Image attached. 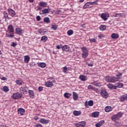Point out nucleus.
Segmentation results:
<instances>
[{
	"mask_svg": "<svg viewBox=\"0 0 127 127\" xmlns=\"http://www.w3.org/2000/svg\"><path fill=\"white\" fill-rule=\"evenodd\" d=\"M122 75V73H119L116 75L117 77H115V76H106L105 78V80L107 82L116 83V82L118 81L121 79Z\"/></svg>",
	"mask_w": 127,
	"mask_h": 127,
	"instance_id": "f257e3e1",
	"label": "nucleus"
},
{
	"mask_svg": "<svg viewBox=\"0 0 127 127\" xmlns=\"http://www.w3.org/2000/svg\"><path fill=\"white\" fill-rule=\"evenodd\" d=\"M123 117V112H119L116 115H114L111 117V120L113 121V122H116L118 120H120L121 118Z\"/></svg>",
	"mask_w": 127,
	"mask_h": 127,
	"instance_id": "f03ea898",
	"label": "nucleus"
},
{
	"mask_svg": "<svg viewBox=\"0 0 127 127\" xmlns=\"http://www.w3.org/2000/svg\"><path fill=\"white\" fill-rule=\"evenodd\" d=\"M81 50L82 51V58L85 59V58H87V57H88V55H89V52H88V50L87 49V48L83 47L81 48Z\"/></svg>",
	"mask_w": 127,
	"mask_h": 127,
	"instance_id": "7ed1b4c3",
	"label": "nucleus"
},
{
	"mask_svg": "<svg viewBox=\"0 0 127 127\" xmlns=\"http://www.w3.org/2000/svg\"><path fill=\"white\" fill-rule=\"evenodd\" d=\"M98 1H94V2H91V1H90V2H87V3H86L83 6V8H84V9H86V8H88V7H89V6H90V5H93V4H95V3L96 4H97V2Z\"/></svg>",
	"mask_w": 127,
	"mask_h": 127,
	"instance_id": "20e7f679",
	"label": "nucleus"
},
{
	"mask_svg": "<svg viewBox=\"0 0 127 127\" xmlns=\"http://www.w3.org/2000/svg\"><path fill=\"white\" fill-rule=\"evenodd\" d=\"M21 97H22V94H21V93H14L12 95V98H13V99H15V100H17L18 99H20L21 98Z\"/></svg>",
	"mask_w": 127,
	"mask_h": 127,
	"instance_id": "39448f33",
	"label": "nucleus"
},
{
	"mask_svg": "<svg viewBox=\"0 0 127 127\" xmlns=\"http://www.w3.org/2000/svg\"><path fill=\"white\" fill-rule=\"evenodd\" d=\"M100 94L103 98H105V99H107L108 98V92H107V91H106V89H102L100 92Z\"/></svg>",
	"mask_w": 127,
	"mask_h": 127,
	"instance_id": "423d86ee",
	"label": "nucleus"
},
{
	"mask_svg": "<svg viewBox=\"0 0 127 127\" xmlns=\"http://www.w3.org/2000/svg\"><path fill=\"white\" fill-rule=\"evenodd\" d=\"M93 105H94V101H93V100H89L88 102V101H86L84 103V106L86 107V108H89V107H87L88 106L92 107Z\"/></svg>",
	"mask_w": 127,
	"mask_h": 127,
	"instance_id": "0eeeda50",
	"label": "nucleus"
},
{
	"mask_svg": "<svg viewBox=\"0 0 127 127\" xmlns=\"http://www.w3.org/2000/svg\"><path fill=\"white\" fill-rule=\"evenodd\" d=\"M75 127H84L86 126V122L82 121L75 124Z\"/></svg>",
	"mask_w": 127,
	"mask_h": 127,
	"instance_id": "6e6552de",
	"label": "nucleus"
},
{
	"mask_svg": "<svg viewBox=\"0 0 127 127\" xmlns=\"http://www.w3.org/2000/svg\"><path fill=\"white\" fill-rule=\"evenodd\" d=\"M101 17L102 18V19L104 20L105 21L107 20L108 18H109V13H102L101 15Z\"/></svg>",
	"mask_w": 127,
	"mask_h": 127,
	"instance_id": "1a4fd4ad",
	"label": "nucleus"
},
{
	"mask_svg": "<svg viewBox=\"0 0 127 127\" xmlns=\"http://www.w3.org/2000/svg\"><path fill=\"white\" fill-rule=\"evenodd\" d=\"M3 17L5 18V21H8L9 19H10V18L8 17V14L6 12V11H4L3 12Z\"/></svg>",
	"mask_w": 127,
	"mask_h": 127,
	"instance_id": "9d476101",
	"label": "nucleus"
},
{
	"mask_svg": "<svg viewBox=\"0 0 127 127\" xmlns=\"http://www.w3.org/2000/svg\"><path fill=\"white\" fill-rule=\"evenodd\" d=\"M50 12V9L45 8L43 9L41 12H40V14H46V13H49Z\"/></svg>",
	"mask_w": 127,
	"mask_h": 127,
	"instance_id": "9b49d317",
	"label": "nucleus"
},
{
	"mask_svg": "<svg viewBox=\"0 0 127 127\" xmlns=\"http://www.w3.org/2000/svg\"><path fill=\"white\" fill-rule=\"evenodd\" d=\"M18 114H20L21 116H23L24 113H25V110L23 108H19L17 110Z\"/></svg>",
	"mask_w": 127,
	"mask_h": 127,
	"instance_id": "f8f14e48",
	"label": "nucleus"
},
{
	"mask_svg": "<svg viewBox=\"0 0 127 127\" xmlns=\"http://www.w3.org/2000/svg\"><path fill=\"white\" fill-rule=\"evenodd\" d=\"M123 87V83H117L115 84V85H114L113 90L117 89V88H122Z\"/></svg>",
	"mask_w": 127,
	"mask_h": 127,
	"instance_id": "ddd939ff",
	"label": "nucleus"
},
{
	"mask_svg": "<svg viewBox=\"0 0 127 127\" xmlns=\"http://www.w3.org/2000/svg\"><path fill=\"white\" fill-rule=\"evenodd\" d=\"M8 11L10 16H12V17L14 16V15L15 14V12L14 11V10H12V9L11 8H9L8 9Z\"/></svg>",
	"mask_w": 127,
	"mask_h": 127,
	"instance_id": "4468645a",
	"label": "nucleus"
},
{
	"mask_svg": "<svg viewBox=\"0 0 127 127\" xmlns=\"http://www.w3.org/2000/svg\"><path fill=\"white\" fill-rule=\"evenodd\" d=\"M104 124H105V121H104V120L101 121L99 122H98L95 124V127H102V126H103V125H104Z\"/></svg>",
	"mask_w": 127,
	"mask_h": 127,
	"instance_id": "2eb2a0df",
	"label": "nucleus"
},
{
	"mask_svg": "<svg viewBox=\"0 0 127 127\" xmlns=\"http://www.w3.org/2000/svg\"><path fill=\"white\" fill-rule=\"evenodd\" d=\"M40 123H41V124H43L44 125L47 124L49 123V120H46L45 119H41L40 120Z\"/></svg>",
	"mask_w": 127,
	"mask_h": 127,
	"instance_id": "dca6fc26",
	"label": "nucleus"
},
{
	"mask_svg": "<svg viewBox=\"0 0 127 127\" xmlns=\"http://www.w3.org/2000/svg\"><path fill=\"white\" fill-rule=\"evenodd\" d=\"M63 51H69L70 50V47L68 45H64L63 46Z\"/></svg>",
	"mask_w": 127,
	"mask_h": 127,
	"instance_id": "f3484780",
	"label": "nucleus"
},
{
	"mask_svg": "<svg viewBox=\"0 0 127 127\" xmlns=\"http://www.w3.org/2000/svg\"><path fill=\"white\" fill-rule=\"evenodd\" d=\"M25 63H29V60H30V57L29 56H25L24 58Z\"/></svg>",
	"mask_w": 127,
	"mask_h": 127,
	"instance_id": "a211bd4d",
	"label": "nucleus"
},
{
	"mask_svg": "<svg viewBox=\"0 0 127 127\" xmlns=\"http://www.w3.org/2000/svg\"><path fill=\"white\" fill-rule=\"evenodd\" d=\"M38 66L41 68H45L46 67V64L44 63H38Z\"/></svg>",
	"mask_w": 127,
	"mask_h": 127,
	"instance_id": "6ab92c4d",
	"label": "nucleus"
},
{
	"mask_svg": "<svg viewBox=\"0 0 127 127\" xmlns=\"http://www.w3.org/2000/svg\"><path fill=\"white\" fill-rule=\"evenodd\" d=\"M8 30L9 32H10L11 33L12 32H13L14 31V30L13 29V26H12V25H9L8 27Z\"/></svg>",
	"mask_w": 127,
	"mask_h": 127,
	"instance_id": "aec40b11",
	"label": "nucleus"
},
{
	"mask_svg": "<svg viewBox=\"0 0 127 127\" xmlns=\"http://www.w3.org/2000/svg\"><path fill=\"white\" fill-rule=\"evenodd\" d=\"M15 31H16V33H17V34H21V33H22L23 30L20 28H17L15 29Z\"/></svg>",
	"mask_w": 127,
	"mask_h": 127,
	"instance_id": "412c9836",
	"label": "nucleus"
},
{
	"mask_svg": "<svg viewBox=\"0 0 127 127\" xmlns=\"http://www.w3.org/2000/svg\"><path fill=\"white\" fill-rule=\"evenodd\" d=\"M38 32L39 33H40V34H45V33H46V32H47V31L46 30V29H41L39 30Z\"/></svg>",
	"mask_w": 127,
	"mask_h": 127,
	"instance_id": "4be33fe9",
	"label": "nucleus"
},
{
	"mask_svg": "<svg viewBox=\"0 0 127 127\" xmlns=\"http://www.w3.org/2000/svg\"><path fill=\"white\" fill-rule=\"evenodd\" d=\"M111 37L112 39H117V38H119V34L116 33H113L111 35Z\"/></svg>",
	"mask_w": 127,
	"mask_h": 127,
	"instance_id": "5701e85b",
	"label": "nucleus"
},
{
	"mask_svg": "<svg viewBox=\"0 0 127 127\" xmlns=\"http://www.w3.org/2000/svg\"><path fill=\"white\" fill-rule=\"evenodd\" d=\"M81 114V111H78L75 110L73 112V115H74V116H80Z\"/></svg>",
	"mask_w": 127,
	"mask_h": 127,
	"instance_id": "b1692460",
	"label": "nucleus"
},
{
	"mask_svg": "<svg viewBox=\"0 0 127 127\" xmlns=\"http://www.w3.org/2000/svg\"><path fill=\"white\" fill-rule=\"evenodd\" d=\"M126 100H127V95H123L120 97V101L121 102H124V101H126Z\"/></svg>",
	"mask_w": 127,
	"mask_h": 127,
	"instance_id": "393cba45",
	"label": "nucleus"
},
{
	"mask_svg": "<svg viewBox=\"0 0 127 127\" xmlns=\"http://www.w3.org/2000/svg\"><path fill=\"white\" fill-rule=\"evenodd\" d=\"M46 86L48 87H52V86H53V83H52V82L48 81L46 82Z\"/></svg>",
	"mask_w": 127,
	"mask_h": 127,
	"instance_id": "a878e982",
	"label": "nucleus"
},
{
	"mask_svg": "<svg viewBox=\"0 0 127 127\" xmlns=\"http://www.w3.org/2000/svg\"><path fill=\"white\" fill-rule=\"evenodd\" d=\"M15 83L17 85H18V86H20L21 85H22V83H23V82H22L21 79H17Z\"/></svg>",
	"mask_w": 127,
	"mask_h": 127,
	"instance_id": "bb28decb",
	"label": "nucleus"
},
{
	"mask_svg": "<svg viewBox=\"0 0 127 127\" xmlns=\"http://www.w3.org/2000/svg\"><path fill=\"white\" fill-rule=\"evenodd\" d=\"M28 94L30 97H34V92L31 90L28 89Z\"/></svg>",
	"mask_w": 127,
	"mask_h": 127,
	"instance_id": "cd10ccee",
	"label": "nucleus"
},
{
	"mask_svg": "<svg viewBox=\"0 0 127 127\" xmlns=\"http://www.w3.org/2000/svg\"><path fill=\"white\" fill-rule=\"evenodd\" d=\"M105 111L107 113H109V112H111V111H112V107L111 106H107L105 108Z\"/></svg>",
	"mask_w": 127,
	"mask_h": 127,
	"instance_id": "c85d7f7f",
	"label": "nucleus"
},
{
	"mask_svg": "<svg viewBox=\"0 0 127 127\" xmlns=\"http://www.w3.org/2000/svg\"><path fill=\"white\" fill-rule=\"evenodd\" d=\"M100 30L102 31H104V30H106V28H107V26L105 25H101L100 27Z\"/></svg>",
	"mask_w": 127,
	"mask_h": 127,
	"instance_id": "c756f323",
	"label": "nucleus"
},
{
	"mask_svg": "<svg viewBox=\"0 0 127 127\" xmlns=\"http://www.w3.org/2000/svg\"><path fill=\"white\" fill-rule=\"evenodd\" d=\"M99 113L98 112H95L92 114V116L93 118H97L99 116Z\"/></svg>",
	"mask_w": 127,
	"mask_h": 127,
	"instance_id": "7c9ffc66",
	"label": "nucleus"
},
{
	"mask_svg": "<svg viewBox=\"0 0 127 127\" xmlns=\"http://www.w3.org/2000/svg\"><path fill=\"white\" fill-rule=\"evenodd\" d=\"M39 5H40V6H42L43 7H46L47 3L45 2H40L39 3Z\"/></svg>",
	"mask_w": 127,
	"mask_h": 127,
	"instance_id": "2f4dec72",
	"label": "nucleus"
},
{
	"mask_svg": "<svg viewBox=\"0 0 127 127\" xmlns=\"http://www.w3.org/2000/svg\"><path fill=\"white\" fill-rule=\"evenodd\" d=\"M71 94L69 93H65L64 94V97L66 98V99H69L71 97Z\"/></svg>",
	"mask_w": 127,
	"mask_h": 127,
	"instance_id": "473e14b6",
	"label": "nucleus"
},
{
	"mask_svg": "<svg viewBox=\"0 0 127 127\" xmlns=\"http://www.w3.org/2000/svg\"><path fill=\"white\" fill-rule=\"evenodd\" d=\"M44 22H46V23H50V20H49V17H46L44 18Z\"/></svg>",
	"mask_w": 127,
	"mask_h": 127,
	"instance_id": "72a5a7b5",
	"label": "nucleus"
},
{
	"mask_svg": "<svg viewBox=\"0 0 127 127\" xmlns=\"http://www.w3.org/2000/svg\"><path fill=\"white\" fill-rule=\"evenodd\" d=\"M79 79L81 81H86L87 79H86V76L83 75H80L79 76Z\"/></svg>",
	"mask_w": 127,
	"mask_h": 127,
	"instance_id": "f704fd0d",
	"label": "nucleus"
},
{
	"mask_svg": "<svg viewBox=\"0 0 127 127\" xmlns=\"http://www.w3.org/2000/svg\"><path fill=\"white\" fill-rule=\"evenodd\" d=\"M20 90L23 93H25V94H26L27 93V90L26 89H25V87H23L20 88Z\"/></svg>",
	"mask_w": 127,
	"mask_h": 127,
	"instance_id": "c9c22d12",
	"label": "nucleus"
},
{
	"mask_svg": "<svg viewBox=\"0 0 127 127\" xmlns=\"http://www.w3.org/2000/svg\"><path fill=\"white\" fill-rule=\"evenodd\" d=\"M73 99L74 100L78 99V95H77V93L75 92H73Z\"/></svg>",
	"mask_w": 127,
	"mask_h": 127,
	"instance_id": "e433bc0d",
	"label": "nucleus"
},
{
	"mask_svg": "<svg viewBox=\"0 0 127 127\" xmlns=\"http://www.w3.org/2000/svg\"><path fill=\"white\" fill-rule=\"evenodd\" d=\"M51 28L53 30H56V29H57V25H56V24L55 23L52 24Z\"/></svg>",
	"mask_w": 127,
	"mask_h": 127,
	"instance_id": "4c0bfd02",
	"label": "nucleus"
},
{
	"mask_svg": "<svg viewBox=\"0 0 127 127\" xmlns=\"http://www.w3.org/2000/svg\"><path fill=\"white\" fill-rule=\"evenodd\" d=\"M47 39H48L47 37L46 36H44L42 37L41 40V41H43V42H45V41H46V40H47Z\"/></svg>",
	"mask_w": 127,
	"mask_h": 127,
	"instance_id": "58836bf2",
	"label": "nucleus"
},
{
	"mask_svg": "<svg viewBox=\"0 0 127 127\" xmlns=\"http://www.w3.org/2000/svg\"><path fill=\"white\" fill-rule=\"evenodd\" d=\"M3 92H5V93H6V92H8V91H9V89L7 86H5L3 87Z\"/></svg>",
	"mask_w": 127,
	"mask_h": 127,
	"instance_id": "ea45409f",
	"label": "nucleus"
},
{
	"mask_svg": "<svg viewBox=\"0 0 127 127\" xmlns=\"http://www.w3.org/2000/svg\"><path fill=\"white\" fill-rule=\"evenodd\" d=\"M74 33V31H73V30H69L67 31V35H72V34H73Z\"/></svg>",
	"mask_w": 127,
	"mask_h": 127,
	"instance_id": "a19ab883",
	"label": "nucleus"
},
{
	"mask_svg": "<svg viewBox=\"0 0 127 127\" xmlns=\"http://www.w3.org/2000/svg\"><path fill=\"white\" fill-rule=\"evenodd\" d=\"M67 71H68V68H67V67L64 66L63 67V71L64 73H67Z\"/></svg>",
	"mask_w": 127,
	"mask_h": 127,
	"instance_id": "79ce46f5",
	"label": "nucleus"
},
{
	"mask_svg": "<svg viewBox=\"0 0 127 127\" xmlns=\"http://www.w3.org/2000/svg\"><path fill=\"white\" fill-rule=\"evenodd\" d=\"M107 86L109 89H114V85L111 83H109Z\"/></svg>",
	"mask_w": 127,
	"mask_h": 127,
	"instance_id": "37998d69",
	"label": "nucleus"
},
{
	"mask_svg": "<svg viewBox=\"0 0 127 127\" xmlns=\"http://www.w3.org/2000/svg\"><path fill=\"white\" fill-rule=\"evenodd\" d=\"M56 47L57 49H61V48L63 49V46H62L61 44H60V45H57Z\"/></svg>",
	"mask_w": 127,
	"mask_h": 127,
	"instance_id": "c03bdc74",
	"label": "nucleus"
},
{
	"mask_svg": "<svg viewBox=\"0 0 127 127\" xmlns=\"http://www.w3.org/2000/svg\"><path fill=\"white\" fill-rule=\"evenodd\" d=\"M6 35L7 36V37H10L11 38H12V37L14 36L13 35L8 34H6Z\"/></svg>",
	"mask_w": 127,
	"mask_h": 127,
	"instance_id": "a18cd8bd",
	"label": "nucleus"
},
{
	"mask_svg": "<svg viewBox=\"0 0 127 127\" xmlns=\"http://www.w3.org/2000/svg\"><path fill=\"white\" fill-rule=\"evenodd\" d=\"M121 13H115V14H114V16H115V17H119V16H121Z\"/></svg>",
	"mask_w": 127,
	"mask_h": 127,
	"instance_id": "49530a36",
	"label": "nucleus"
},
{
	"mask_svg": "<svg viewBox=\"0 0 127 127\" xmlns=\"http://www.w3.org/2000/svg\"><path fill=\"white\" fill-rule=\"evenodd\" d=\"M41 19V17H40V16L39 15L37 16L36 20H37V21H40Z\"/></svg>",
	"mask_w": 127,
	"mask_h": 127,
	"instance_id": "de8ad7c7",
	"label": "nucleus"
},
{
	"mask_svg": "<svg viewBox=\"0 0 127 127\" xmlns=\"http://www.w3.org/2000/svg\"><path fill=\"white\" fill-rule=\"evenodd\" d=\"M89 40H90V42H94V43H95L96 41V39H94V38L90 39Z\"/></svg>",
	"mask_w": 127,
	"mask_h": 127,
	"instance_id": "09e8293b",
	"label": "nucleus"
},
{
	"mask_svg": "<svg viewBox=\"0 0 127 127\" xmlns=\"http://www.w3.org/2000/svg\"><path fill=\"white\" fill-rule=\"evenodd\" d=\"M93 88V86H92V85H89L88 86V87H87V88L88 89V90H92Z\"/></svg>",
	"mask_w": 127,
	"mask_h": 127,
	"instance_id": "8fccbe9b",
	"label": "nucleus"
},
{
	"mask_svg": "<svg viewBox=\"0 0 127 127\" xmlns=\"http://www.w3.org/2000/svg\"><path fill=\"white\" fill-rule=\"evenodd\" d=\"M38 90H39V92H41V91H42L43 90V87L42 86H39L38 87Z\"/></svg>",
	"mask_w": 127,
	"mask_h": 127,
	"instance_id": "3c124183",
	"label": "nucleus"
},
{
	"mask_svg": "<svg viewBox=\"0 0 127 127\" xmlns=\"http://www.w3.org/2000/svg\"><path fill=\"white\" fill-rule=\"evenodd\" d=\"M98 37L100 38V39H102V38L104 37V36L103 35V34H99L98 35Z\"/></svg>",
	"mask_w": 127,
	"mask_h": 127,
	"instance_id": "603ef678",
	"label": "nucleus"
},
{
	"mask_svg": "<svg viewBox=\"0 0 127 127\" xmlns=\"http://www.w3.org/2000/svg\"><path fill=\"white\" fill-rule=\"evenodd\" d=\"M16 45V43L13 42V43H12L11 46H12V47H15Z\"/></svg>",
	"mask_w": 127,
	"mask_h": 127,
	"instance_id": "864d4df0",
	"label": "nucleus"
},
{
	"mask_svg": "<svg viewBox=\"0 0 127 127\" xmlns=\"http://www.w3.org/2000/svg\"><path fill=\"white\" fill-rule=\"evenodd\" d=\"M93 91H95V92H98V88H96V87L92 88Z\"/></svg>",
	"mask_w": 127,
	"mask_h": 127,
	"instance_id": "5fc2aeb1",
	"label": "nucleus"
},
{
	"mask_svg": "<svg viewBox=\"0 0 127 127\" xmlns=\"http://www.w3.org/2000/svg\"><path fill=\"white\" fill-rule=\"evenodd\" d=\"M94 86L96 87H99V83H93Z\"/></svg>",
	"mask_w": 127,
	"mask_h": 127,
	"instance_id": "6e6d98bb",
	"label": "nucleus"
},
{
	"mask_svg": "<svg viewBox=\"0 0 127 127\" xmlns=\"http://www.w3.org/2000/svg\"><path fill=\"white\" fill-rule=\"evenodd\" d=\"M1 79V80H2L3 81H5V80H6V77H2Z\"/></svg>",
	"mask_w": 127,
	"mask_h": 127,
	"instance_id": "4d7b16f0",
	"label": "nucleus"
},
{
	"mask_svg": "<svg viewBox=\"0 0 127 127\" xmlns=\"http://www.w3.org/2000/svg\"><path fill=\"white\" fill-rule=\"evenodd\" d=\"M88 66H89L90 67H93V64H88Z\"/></svg>",
	"mask_w": 127,
	"mask_h": 127,
	"instance_id": "13d9d810",
	"label": "nucleus"
},
{
	"mask_svg": "<svg viewBox=\"0 0 127 127\" xmlns=\"http://www.w3.org/2000/svg\"><path fill=\"white\" fill-rule=\"evenodd\" d=\"M80 27H82V28H85L86 27L85 26V25H82L80 26Z\"/></svg>",
	"mask_w": 127,
	"mask_h": 127,
	"instance_id": "bf43d9fd",
	"label": "nucleus"
},
{
	"mask_svg": "<svg viewBox=\"0 0 127 127\" xmlns=\"http://www.w3.org/2000/svg\"><path fill=\"white\" fill-rule=\"evenodd\" d=\"M30 2H33V0H29Z\"/></svg>",
	"mask_w": 127,
	"mask_h": 127,
	"instance_id": "052dcab7",
	"label": "nucleus"
},
{
	"mask_svg": "<svg viewBox=\"0 0 127 127\" xmlns=\"http://www.w3.org/2000/svg\"><path fill=\"white\" fill-rule=\"evenodd\" d=\"M84 1V0H79V2H83Z\"/></svg>",
	"mask_w": 127,
	"mask_h": 127,
	"instance_id": "680f3d73",
	"label": "nucleus"
},
{
	"mask_svg": "<svg viewBox=\"0 0 127 127\" xmlns=\"http://www.w3.org/2000/svg\"><path fill=\"white\" fill-rule=\"evenodd\" d=\"M38 9H39V10H40L41 9V8L40 7H39Z\"/></svg>",
	"mask_w": 127,
	"mask_h": 127,
	"instance_id": "e2e57ef3",
	"label": "nucleus"
},
{
	"mask_svg": "<svg viewBox=\"0 0 127 127\" xmlns=\"http://www.w3.org/2000/svg\"><path fill=\"white\" fill-rule=\"evenodd\" d=\"M1 54H2V53H1V51H0V55H1Z\"/></svg>",
	"mask_w": 127,
	"mask_h": 127,
	"instance_id": "0e129e2a",
	"label": "nucleus"
},
{
	"mask_svg": "<svg viewBox=\"0 0 127 127\" xmlns=\"http://www.w3.org/2000/svg\"><path fill=\"white\" fill-rule=\"evenodd\" d=\"M35 120H36H36H38V119L37 118V117H36V118H35Z\"/></svg>",
	"mask_w": 127,
	"mask_h": 127,
	"instance_id": "69168bd1",
	"label": "nucleus"
},
{
	"mask_svg": "<svg viewBox=\"0 0 127 127\" xmlns=\"http://www.w3.org/2000/svg\"><path fill=\"white\" fill-rule=\"evenodd\" d=\"M53 54H55V52L53 51Z\"/></svg>",
	"mask_w": 127,
	"mask_h": 127,
	"instance_id": "338daca9",
	"label": "nucleus"
},
{
	"mask_svg": "<svg viewBox=\"0 0 127 127\" xmlns=\"http://www.w3.org/2000/svg\"><path fill=\"white\" fill-rule=\"evenodd\" d=\"M27 89H29V88L27 87Z\"/></svg>",
	"mask_w": 127,
	"mask_h": 127,
	"instance_id": "774afa93",
	"label": "nucleus"
}]
</instances>
